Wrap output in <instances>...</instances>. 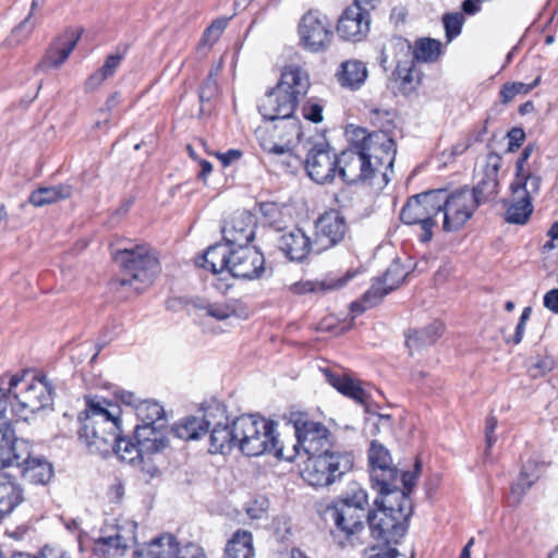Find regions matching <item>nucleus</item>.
<instances>
[{"instance_id": "obj_9", "label": "nucleus", "mask_w": 558, "mask_h": 558, "mask_svg": "<svg viewBox=\"0 0 558 558\" xmlns=\"http://www.w3.org/2000/svg\"><path fill=\"white\" fill-rule=\"evenodd\" d=\"M8 392L16 401L12 404L17 416L27 418L28 414L36 413L52 403V388L46 377L36 378L29 373L10 376Z\"/></svg>"}, {"instance_id": "obj_19", "label": "nucleus", "mask_w": 558, "mask_h": 558, "mask_svg": "<svg viewBox=\"0 0 558 558\" xmlns=\"http://www.w3.org/2000/svg\"><path fill=\"white\" fill-rule=\"evenodd\" d=\"M364 2L354 0L339 16L337 33L340 38L348 41H361L369 32L371 16Z\"/></svg>"}, {"instance_id": "obj_34", "label": "nucleus", "mask_w": 558, "mask_h": 558, "mask_svg": "<svg viewBox=\"0 0 558 558\" xmlns=\"http://www.w3.org/2000/svg\"><path fill=\"white\" fill-rule=\"evenodd\" d=\"M513 201L507 207L506 221L509 223L524 225L533 213L532 197L523 187L511 189Z\"/></svg>"}, {"instance_id": "obj_26", "label": "nucleus", "mask_w": 558, "mask_h": 558, "mask_svg": "<svg viewBox=\"0 0 558 558\" xmlns=\"http://www.w3.org/2000/svg\"><path fill=\"white\" fill-rule=\"evenodd\" d=\"M405 274L399 264L391 265L383 278H378L364 293L363 302L367 307L375 306L385 295L398 288L404 280Z\"/></svg>"}, {"instance_id": "obj_45", "label": "nucleus", "mask_w": 558, "mask_h": 558, "mask_svg": "<svg viewBox=\"0 0 558 558\" xmlns=\"http://www.w3.org/2000/svg\"><path fill=\"white\" fill-rule=\"evenodd\" d=\"M441 53V43L432 38H422L415 43L413 58L420 62H435Z\"/></svg>"}, {"instance_id": "obj_10", "label": "nucleus", "mask_w": 558, "mask_h": 558, "mask_svg": "<svg viewBox=\"0 0 558 558\" xmlns=\"http://www.w3.org/2000/svg\"><path fill=\"white\" fill-rule=\"evenodd\" d=\"M352 468L353 456L349 452L310 456L301 476L313 487H328L339 481Z\"/></svg>"}, {"instance_id": "obj_33", "label": "nucleus", "mask_w": 558, "mask_h": 558, "mask_svg": "<svg viewBox=\"0 0 558 558\" xmlns=\"http://www.w3.org/2000/svg\"><path fill=\"white\" fill-rule=\"evenodd\" d=\"M232 248L226 243L211 245L205 251L197 265L215 275L221 274L229 268Z\"/></svg>"}, {"instance_id": "obj_30", "label": "nucleus", "mask_w": 558, "mask_h": 558, "mask_svg": "<svg viewBox=\"0 0 558 558\" xmlns=\"http://www.w3.org/2000/svg\"><path fill=\"white\" fill-rule=\"evenodd\" d=\"M356 270H348L343 276H327L322 280L303 281L294 283L291 289L296 294L317 293L325 294L327 292L338 290L344 287L352 278L356 276Z\"/></svg>"}, {"instance_id": "obj_51", "label": "nucleus", "mask_w": 558, "mask_h": 558, "mask_svg": "<svg viewBox=\"0 0 558 558\" xmlns=\"http://www.w3.org/2000/svg\"><path fill=\"white\" fill-rule=\"evenodd\" d=\"M541 177L536 174L529 173L525 177H521L520 172L517 173V179L511 184V189L523 187L529 196L532 197L533 194H536L541 187Z\"/></svg>"}, {"instance_id": "obj_52", "label": "nucleus", "mask_w": 558, "mask_h": 558, "mask_svg": "<svg viewBox=\"0 0 558 558\" xmlns=\"http://www.w3.org/2000/svg\"><path fill=\"white\" fill-rule=\"evenodd\" d=\"M446 37L450 41L461 33L464 17L461 13H448L442 19Z\"/></svg>"}, {"instance_id": "obj_55", "label": "nucleus", "mask_w": 558, "mask_h": 558, "mask_svg": "<svg viewBox=\"0 0 558 558\" xmlns=\"http://www.w3.org/2000/svg\"><path fill=\"white\" fill-rule=\"evenodd\" d=\"M555 362L550 356H538L529 366L532 377H539L554 368Z\"/></svg>"}, {"instance_id": "obj_5", "label": "nucleus", "mask_w": 558, "mask_h": 558, "mask_svg": "<svg viewBox=\"0 0 558 558\" xmlns=\"http://www.w3.org/2000/svg\"><path fill=\"white\" fill-rule=\"evenodd\" d=\"M98 397H87L86 408L78 415V438L90 453H111L120 427L119 410H109Z\"/></svg>"}, {"instance_id": "obj_8", "label": "nucleus", "mask_w": 558, "mask_h": 558, "mask_svg": "<svg viewBox=\"0 0 558 558\" xmlns=\"http://www.w3.org/2000/svg\"><path fill=\"white\" fill-rule=\"evenodd\" d=\"M113 258L121 267V276L111 281L114 290L130 287L140 293L153 284L161 270L156 251L147 244L118 250Z\"/></svg>"}, {"instance_id": "obj_28", "label": "nucleus", "mask_w": 558, "mask_h": 558, "mask_svg": "<svg viewBox=\"0 0 558 558\" xmlns=\"http://www.w3.org/2000/svg\"><path fill=\"white\" fill-rule=\"evenodd\" d=\"M272 122L275 123L274 132L277 134L280 146H287V155L284 157L288 159V166L292 167L293 162H299L298 157L292 154V148L300 142L302 136L300 120L293 116Z\"/></svg>"}, {"instance_id": "obj_16", "label": "nucleus", "mask_w": 558, "mask_h": 558, "mask_svg": "<svg viewBox=\"0 0 558 558\" xmlns=\"http://www.w3.org/2000/svg\"><path fill=\"white\" fill-rule=\"evenodd\" d=\"M338 156L333 154L329 145L319 142L310 148L305 169L308 177L318 184L330 183L337 175Z\"/></svg>"}, {"instance_id": "obj_53", "label": "nucleus", "mask_w": 558, "mask_h": 558, "mask_svg": "<svg viewBox=\"0 0 558 558\" xmlns=\"http://www.w3.org/2000/svg\"><path fill=\"white\" fill-rule=\"evenodd\" d=\"M33 11L22 21L13 31L10 38V44L19 45L23 43L33 32L34 23L31 21Z\"/></svg>"}, {"instance_id": "obj_27", "label": "nucleus", "mask_w": 558, "mask_h": 558, "mask_svg": "<svg viewBox=\"0 0 558 558\" xmlns=\"http://www.w3.org/2000/svg\"><path fill=\"white\" fill-rule=\"evenodd\" d=\"M278 246L287 257L295 262H302L310 252H315L314 241L299 228L282 233L278 239Z\"/></svg>"}, {"instance_id": "obj_41", "label": "nucleus", "mask_w": 558, "mask_h": 558, "mask_svg": "<svg viewBox=\"0 0 558 558\" xmlns=\"http://www.w3.org/2000/svg\"><path fill=\"white\" fill-rule=\"evenodd\" d=\"M205 410L202 416H187L181 420L172 427V432L178 438L184 440H196L206 434Z\"/></svg>"}, {"instance_id": "obj_31", "label": "nucleus", "mask_w": 558, "mask_h": 558, "mask_svg": "<svg viewBox=\"0 0 558 558\" xmlns=\"http://www.w3.org/2000/svg\"><path fill=\"white\" fill-rule=\"evenodd\" d=\"M368 76L366 64L356 59H350L341 62L339 65L336 77L340 86L357 90L360 89Z\"/></svg>"}, {"instance_id": "obj_39", "label": "nucleus", "mask_w": 558, "mask_h": 558, "mask_svg": "<svg viewBox=\"0 0 558 558\" xmlns=\"http://www.w3.org/2000/svg\"><path fill=\"white\" fill-rule=\"evenodd\" d=\"M198 317H211L216 320H225L236 314L233 302H209L207 300H196L193 302Z\"/></svg>"}, {"instance_id": "obj_18", "label": "nucleus", "mask_w": 558, "mask_h": 558, "mask_svg": "<svg viewBox=\"0 0 558 558\" xmlns=\"http://www.w3.org/2000/svg\"><path fill=\"white\" fill-rule=\"evenodd\" d=\"M372 466L371 478L378 487L379 494L391 493V486L398 478V470L392 466L389 451L378 441L373 440L368 451Z\"/></svg>"}, {"instance_id": "obj_1", "label": "nucleus", "mask_w": 558, "mask_h": 558, "mask_svg": "<svg viewBox=\"0 0 558 558\" xmlns=\"http://www.w3.org/2000/svg\"><path fill=\"white\" fill-rule=\"evenodd\" d=\"M396 154V143L385 131L372 132L361 146L343 150L338 156L337 174L349 184L380 177V182L386 185L390 181Z\"/></svg>"}, {"instance_id": "obj_46", "label": "nucleus", "mask_w": 558, "mask_h": 558, "mask_svg": "<svg viewBox=\"0 0 558 558\" xmlns=\"http://www.w3.org/2000/svg\"><path fill=\"white\" fill-rule=\"evenodd\" d=\"M255 135L264 151L282 157L287 155V146H280L274 129L270 130L269 126H259L255 131Z\"/></svg>"}, {"instance_id": "obj_50", "label": "nucleus", "mask_w": 558, "mask_h": 558, "mask_svg": "<svg viewBox=\"0 0 558 558\" xmlns=\"http://www.w3.org/2000/svg\"><path fill=\"white\" fill-rule=\"evenodd\" d=\"M368 119L374 126H377L378 130L376 132H386L387 135L393 141L390 135V131L392 128V119L391 113L386 110H379L377 108L369 110Z\"/></svg>"}, {"instance_id": "obj_25", "label": "nucleus", "mask_w": 558, "mask_h": 558, "mask_svg": "<svg viewBox=\"0 0 558 558\" xmlns=\"http://www.w3.org/2000/svg\"><path fill=\"white\" fill-rule=\"evenodd\" d=\"M500 166L501 157L497 154H489L486 158L482 178L473 189H470L474 197L477 198L480 206L497 197L499 192L498 173Z\"/></svg>"}, {"instance_id": "obj_6", "label": "nucleus", "mask_w": 558, "mask_h": 558, "mask_svg": "<svg viewBox=\"0 0 558 558\" xmlns=\"http://www.w3.org/2000/svg\"><path fill=\"white\" fill-rule=\"evenodd\" d=\"M277 424L259 415L246 414L234 418V433H238V448L246 456L258 457L272 454L284 461H293L291 449L286 452V446L280 442L276 432Z\"/></svg>"}, {"instance_id": "obj_44", "label": "nucleus", "mask_w": 558, "mask_h": 558, "mask_svg": "<svg viewBox=\"0 0 558 558\" xmlns=\"http://www.w3.org/2000/svg\"><path fill=\"white\" fill-rule=\"evenodd\" d=\"M538 476L536 466L533 463L523 465L518 480L511 486V496L515 502H520L522 496L535 483Z\"/></svg>"}, {"instance_id": "obj_61", "label": "nucleus", "mask_w": 558, "mask_h": 558, "mask_svg": "<svg viewBox=\"0 0 558 558\" xmlns=\"http://www.w3.org/2000/svg\"><path fill=\"white\" fill-rule=\"evenodd\" d=\"M37 558H70L66 551L59 547L46 545L37 556Z\"/></svg>"}, {"instance_id": "obj_13", "label": "nucleus", "mask_w": 558, "mask_h": 558, "mask_svg": "<svg viewBox=\"0 0 558 558\" xmlns=\"http://www.w3.org/2000/svg\"><path fill=\"white\" fill-rule=\"evenodd\" d=\"M206 434L209 433L211 454L229 453L238 447V433H234V420L230 421L225 405L214 403L205 408Z\"/></svg>"}, {"instance_id": "obj_17", "label": "nucleus", "mask_w": 558, "mask_h": 558, "mask_svg": "<svg viewBox=\"0 0 558 558\" xmlns=\"http://www.w3.org/2000/svg\"><path fill=\"white\" fill-rule=\"evenodd\" d=\"M137 524L126 521L116 526L114 533L99 536L94 541L93 551L98 558H117L124 556L128 548L135 542Z\"/></svg>"}, {"instance_id": "obj_40", "label": "nucleus", "mask_w": 558, "mask_h": 558, "mask_svg": "<svg viewBox=\"0 0 558 558\" xmlns=\"http://www.w3.org/2000/svg\"><path fill=\"white\" fill-rule=\"evenodd\" d=\"M444 325L442 323L435 320L426 328L421 330H414L407 336L405 344L412 352L418 350L425 345L433 344L442 335Z\"/></svg>"}, {"instance_id": "obj_12", "label": "nucleus", "mask_w": 558, "mask_h": 558, "mask_svg": "<svg viewBox=\"0 0 558 558\" xmlns=\"http://www.w3.org/2000/svg\"><path fill=\"white\" fill-rule=\"evenodd\" d=\"M439 213L437 189L416 194L409 198L400 213V219L405 225H418L421 242H429L433 238V229L436 226L435 217Z\"/></svg>"}, {"instance_id": "obj_15", "label": "nucleus", "mask_w": 558, "mask_h": 558, "mask_svg": "<svg viewBox=\"0 0 558 558\" xmlns=\"http://www.w3.org/2000/svg\"><path fill=\"white\" fill-rule=\"evenodd\" d=\"M294 429L296 440L291 448L294 449V458L300 453V448L308 457L335 452L331 450L332 435L324 424L308 420H298L294 423Z\"/></svg>"}, {"instance_id": "obj_7", "label": "nucleus", "mask_w": 558, "mask_h": 558, "mask_svg": "<svg viewBox=\"0 0 558 558\" xmlns=\"http://www.w3.org/2000/svg\"><path fill=\"white\" fill-rule=\"evenodd\" d=\"M375 509L367 514V524L374 538L397 544L408 530L412 502L407 494L395 492L380 494L374 501Z\"/></svg>"}, {"instance_id": "obj_37", "label": "nucleus", "mask_w": 558, "mask_h": 558, "mask_svg": "<svg viewBox=\"0 0 558 558\" xmlns=\"http://www.w3.org/2000/svg\"><path fill=\"white\" fill-rule=\"evenodd\" d=\"M73 189L69 184H59L56 186H41L33 191L29 195V203L35 207H43L69 198Z\"/></svg>"}, {"instance_id": "obj_47", "label": "nucleus", "mask_w": 558, "mask_h": 558, "mask_svg": "<svg viewBox=\"0 0 558 558\" xmlns=\"http://www.w3.org/2000/svg\"><path fill=\"white\" fill-rule=\"evenodd\" d=\"M218 93V83L214 77L213 73L208 75V77L203 82L199 92V102H201V114H205L210 111V100Z\"/></svg>"}, {"instance_id": "obj_21", "label": "nucleus", "mask_w": 558, "mask_h": 558, "mask_svg": "<svg viewBox=\"0 0 558 558\" xmlns=\"http://www.w3.org/2000/svg\"><path fill=\"white\" fill-rule=\"evenodd\" d=\"M265 270L264 255L254 246L233 247L228 271L235 278L255 279Z\"/></svg>"}, {"instance_id": "obj_24", "label": "nucleus", "mask_w": 558, "mask_h": 558, "mask_svg": "<svg viewBox=\"0 0 558 558\" xmlns=\"http://www.w3.org/2000/svg\"><path fill=\"white\" fill-rule=\"evenodd\" d=\"M80 37L81 32L74 29L66 31L47 49L45 57L38 62L35 71L40 72L48 69H59L76 47Z\"/></svg>"}, {"instance_id": "obj_4", "label": "nucleus", "mask_w": 558, "mask_h": 558, "mask_svg": "<svg viewBox=\"0 0 558 558\" xmlns=\"http://www.w3.org/2000/svg\"><path fill=\"white\" fill-rule=\"evenodd\" d=\"M368 511V495L361 487L329 504L325 509V519L333 525L330 530L333 539L342 547L359 539L365 531Z\"/></svg>"}, {"instance_id": "obj_3", "label": "nucleus", "mask_w": 558, "mask_h": 558, "mask_svg": "<svg viewBox=\"0 0 558 558\" xmlns=\"http://www.w3.org/2000/svg\"><path fill=\"white\" fill-rule=\"evenodd\" d=\"M310 86V75L304 69L295 64L286 66L277 85L260 98L259 113L270 122L293 117Z\"/></svg>"}, {"instance_id": "obj_35", "label": "nucleus", "mask_w": 558, "mask_h": 558, "mask_svg": "<svg viewBox=\"0 0 558 558\" xmlns=\"http://www.w3.org/2000/svg\"><path fill=\"white\" fill-rule=\"evenodd\" d=\"M323 372L326 380L339 392L353 399L360 404L366 403L368 395L357 381H354L344 375L336 374L328 368L324 369Z\"/></svg>"}, {"instance_id": "obj_62", "label": "nucleus", "mask_w": 558, "mask_h": 558, "mask_svg": "<svg viewBox=\"0 0 558 558\" xmlns=\"http://www.w3.org/2000/svg\"><path fill=\"white\" fill-rule=\"evenodd\" d=\"M108 496L110 500L114 502L122 500L124 496V486L119 480H116L114 483L109 486Z\"/></svg>"}, {"instance_id": "obj_58", "label": "nucleus", "mask_w": 558, "mask_h": 558, "mask_svg": "<svg viewBox=\"0 0 558 558\" xmlns=\"http://www.w3.org/2000/svg\"><path fill=\"white\" fill-rule=\"evenodd\" d=\"M497 418L495 416H489L486 420V427H485V438H486V446L487 449L492 448L493 445L496 442V436H495V429L497 427Z\"/></svg>"}, {"instance_id": "obj_42", "label": "nucleus", "mask_w": 558, "mask_h": 558, "mask_svg": "<svg viewBox=\"0 0 558 558\" xmlns=\"http://www.w3.org/2000/svg\"><path fill=\"white\" fill-rule=\"evenodd\" d=\"M111 452L116 453L122 461L133 463L136 460L144 461L145 456H148L142 446L135 439L125 438L121 436V428L117 433V440L112 444Z\"/></svg>"}, {"instance_id": "obj_49", "label": "nucleus", "mask_w": 558, "mask_h": 558, "mask_svg": "<svg viewBox=\"0 0 558 558\" xmlns=\"http://www.w3.org/2000/svg\"><path fill=\"white\" fill-rule=\"evenodd\" d=\"M421 470H422V463L420 460H415V463H414V469L413 471H405V472H402L401 474V483H402V488H399L397 483H398V480L393 483V485L391 486V488L396 492H402L404 494H407L408 498H410V494L412 492V489L414 488V486L416 485V480L421 473Z\"/></svg>"}, {"instance_id": "obj_23", "label": "nucleus", "mask_w": 558, "mask_h": 558, "mask_svg": "<svg viewBox=\"0 0 558 558\" xmlns=\"http://www.w3.org/2000/svg\"><path fill=\"white\" fill-rule=\"evenodd\" d=\"M143 555L147 558H207L195 544L190 543L179 548L175 538L170 534L149 542V549Z\"/></svg>"}, {"instance_id": "obj_56", "label": "nucleus", "mask_w": 558, "mask_h": 558, "mask_svg": "<svg viewBox=\"0 0 558 558\" xmlns=\"http://www.w3.org/2000/svg\"><path fill=\"white\" fill-rule=\"evenodd\" d=\"M302 113L306 120L313 123H320L324 119L323 106L312 100L303 105Z\"/></svg>"}, {"instance_id": "obj_2", "label": "nucleus", "mask_w": 558, "mask_h": 558, "mask_svg": "<svg viewBox=\"0 0 558 558\" xmlns=\"http://www.w3.org/2000/svg\"><path fill=\"white\" fill-rule=\"evenodd\" d=\"M5 410V396L0 389V469L12 468L31 484H47L53 475L52 465L43 458L32 457L29 444L16 438Z\"/></svg>"}, {"instance_id": "obj_29", "label": "nucleus", "mask_w": 558, "mask_h": 558, "mask_svg": "<svg viewBox=\"0 0 558 558\" xmlns=\"http://www.w3.org/2000/svg\"><path fill=\"white\" fill-rule=\"evenodd\" d=\"M166 425L137 424L134 429V439L142 446L148 456L160 452L168 446Z\"/></svg>"}, {"instance_id": "obj_63", "label": "nucleus", "mask_w": 558, "mask_h": 558, "mask_svg": "<svg viewBox=\"0 0 558 558\" xmlns=\"http://www.w3.org/2000/svg\"><path fill=\"white\" fill-rule=\"evenodd\" d=\"M118 397L122 403L134 407L136 409V404H138V399L133 392L121 390L118 393Z\"/></svg>"}, {"instance_id": "obj_60", "label": "nucleus", "mask_w": 558, "mask_h": 558, "mask_svg": "<svg viewBox=\"0 0 558 558\" xmlns=\"http://www.w3.org/2000/svg\"><path fill=\"white\" fill-rule=\"evenodd\" d=\"M216 156L221 161L223 167H228L242 157V151L239 149H229L226 153H218Z\"/></svg>"}, {"instance_id": "obj_64", "label": "nucleus", "mask_w": 558, "mask_h": 558, "mask_svg": "<svg viewBox=\"0 0 558 558\" xmlns=\"http://www.w3.org/2000/svg\"><path fill=\"white\" fill-rule=\"evenodd\" d=\"M509 138H510V148H512V145H515L519 147L524 140V133L521 129H513L509 132Z\"/></svg>"}, {"instance_id": "obj_43", "label": "nucleus", "mask_w": 558, "mask_h": 558, "mask_svg": "<svg viewBox=\"0 0 558 558\" xmlns=\"http://www.w3.org/2000/svg\"><path fill=\"white\" fill-rule=\"evenodd\" d=\"M136 416L142 424L166 425V414L163 408L156 401L144 400L136 404Z\"/></svg>"}, {"instance_id": "obj_11", "label": "nucleus", "mask_w": 558, "mask_h": 558, "mask_svg": "<svg viewBox=\"0 0 558 558\" xmlns=\"http://www.w3.org/2000/svg\"><path fill=\"white\" fill-rule=\"evenodd\" d=\"M439 213L442 214V230L454 232L462 228L478 208L477 198L468 186L456 191L437 189Z\"/></svg>"}, {"instance_id": "obj_57", "label": "nucleus", "mask_w": 558, "mask_h": 558, "mask_svg": "<svg viewBox=\"0 0 558 558\" xmlns=\"http://www.w3.org/2000/svg\"><path fill=\"white\" fill-rule=\"evenodd\" d=\"M413 64H398L396 69V76L402 82V84H410L413 82Z\"/></svg>"}, {"instance_id": "obj_48", "label": "nucleus", "mask_w": 558, "mask_h": 558, "mask_svg": "<svg viewBox=\"0 0 558 558\" xmlns=\"http://www.w3.org/2000/svg\"><path fill=\"white\" fill-rule=\"evenodd\" d=\"M541 82V76H537L532 83L525 84L522 82L507 83L500 90V98L504 104L510 102L519 94H527L535 88Z\"/></svg>"}, {"instance_id": "obj_20", "label": "nucleus", "mask_w": 558, "mask_h": 558, "mask_svg": "<svg viewBox=\"0 0 558 558\" xmlns=\"http://www.w3.org/2000/svg\"><path fill=\"white\" fill-rule=\"evenodd\" d=\"M347 230L345 219L339 211L330 210L322 215L316 222L315 253L318 254L340 243Z\"/></svg>"}, {"instance_id": "obj_36", "label": "nucleus", "mask_w": 558, "mask_h": 558, "mask_svg": "<svg viewBox=\"0 0 558 558\" xmlns=\"http://www.w3.org/2000/svg\"><path fill=\"white\" fill-rule=\"evenodd\" d=\"M253 535L245 530H238L228 541L225 558H254Z\"/></svg>"}, {"instance_id": "obj_54", "label": "nucleus", "mask_w": 558, "mask_h": 558, "mask_svg": "<svg viewBox=\"0 0 558 558\" xmlns=\"http://www.w3.org/2000/svg\"><path fill=\"white\" fill-rule=\"evenodd\" d=\"M227 23L228 21L225 19L214 21L204 32L202 40L207 45L215 44L221 36Z\"/></svg>"}, {"instance_id": "obj_32", "label": "nucleus", "mask_w": 558, "mask_h": 558, "mask_svg": "<svg viewBox=\"0 0 558 558\" xmlns=\"http://www.w3.org/2000/svg\"><path fill=\"white\" fill-rule=\"evenodd\" d=\"M16 475L0 473V515L11 513L24 499Z\"/></svg>"}, {"instance_id": "obj_59", "label": "nucleus", "mask_w": 558, "mask_h": 558, "mask_svg": "<svg viewBox=\"0 0 558 558\" xmlns=\"http://www.w3.org/2000/svg\"><path fill=\"white\" fill-rule=\"evenodd\" d=\"M544 306L554 314H558V289H551L544 295Z\"/></svg>"}, {"instance_id": "obj_22", "label": "nucleus", "mask_w": 558, "mask_h": 558, "mask_svg": "<svg viewBox=\"0 0 558 558\" xmlns=\"http://www.w3.org/2000/svg\"><path fill=\"white\" fill-rule=\"evenodd\" d=\"M255 217L245 210L232 214L222 228L223 240L230 247L247 245L254 239Z\"/></svg>"}, {"instance_id": "obj_14", "label": "nucleus", "mask_w": 558, "mask_h": 558, "mask_svg": "<svg viewBox=\"0 0 558 558\" xmlns=\"http://www.w3.org/2000/svg\"><path fill=\"white\" fill-rule=\"evenodd\" d=\"M298 33L302 47L315 53L326 51L333 38L332 25L329 19L314 10L302 16Z\"/></svg>"}, {"instance_id": "obj_38", "label": "nucleus", "mask_w": 558, "mask_h": 558, "mask_svg": "<svg viewBox=\"0 0 558 558\" xmlns=\"http://www.w3.org/2000/svg\"><path fill=\"white\" fill-rule=\"evenodd\" d=\"M125 53L126 48H123L122 50L118 49L116 52L109 54L106 58L102 66L87 78L85 83L86 89L94 90L99 87L102 82L113 76L121 62L125 58Z\"/></svg>"}]
</instances>
